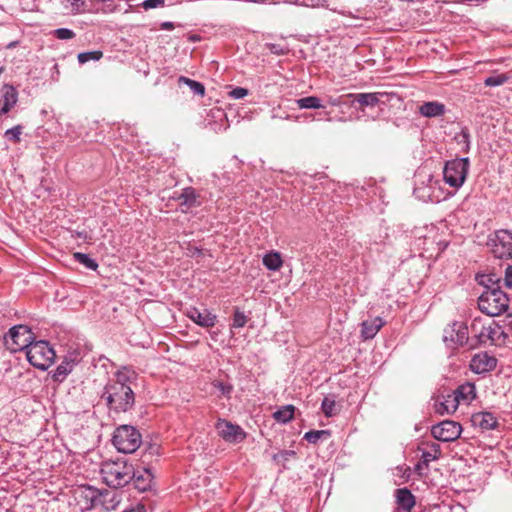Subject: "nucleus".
Here are the masks:
<instances>
[{
  "instance_id": "f257e3e1",
  "label": "nucleus",
  "mask_w": 512,
  "mask_h": 512,
  "mask_svg": "<svg viewBox=\"0 0 512 512\" xmlns=\"http://www.w3.org/2000/svg\"><path fill=\"white\" fill-rule=\"evenodd\" d=\"M137 374L127 366L121 367L114 373L104 387L102 399L107 403L110 410L114 412H127L135 404V394L130 384L135 381Z\"/></svg>"
},
{
  "instance_id": "f03ea898",
  "label": "nucleus",
  "mask_w": 512,
  "mask_h": 512,
  "mask_svg": "<svg viewBox=\"0 0 512 512\" xmlns=\"http://www.w3.org/2000/svg\"><path fill=\"white\" fill-rule=\"evenodd\" d=\"M100 473L103 481L111 488L124 487L135 476L133 465L124 458L102 463Z\"/></svg>"
},
{
  "instance_id": "7ed1b4c3",
  "label": "nucleus",
  "mask_w": 512,
  "mask_h": 512,
  "mask_svg": "<svg viewBox=\"0 0 512 512\" xmlns=\"http://www.w3.org/2000/svg\"><path fill=\"white\" fill-rule=\"evenodd\" d=\"M478 307L488 316H498L509 309V298L501 289L484 290L478 298Z\"/></svg>"
},
{
  "instance_id": "20e7f679",
  "label": "nucleus",
  "mask_w": 512,
  "mask_h": 512,
  "mask_svg": "<svg viewBox=\"0 0 512 512\" xmlns=\"http://www.w3.org/2000/svg\"><path fill=\"white\" fill-rule=\"evenodd\" d=\"M112 443L119 452L130 454L140 447L142 436L134 426L121 425L115 429Z\"/></svg>"
},
{
  "instance_id": "39448f33",
  "label": "nucleus",
  "mask_w": 512,
  "mask_h": 512,
  "mask_svg": "<svg viewBox=\"0 0 512 512\" xmlns=\"http://www.w3.org/2000/svg\"><path fill=\"white\" fill-rule=\"evenodd\" d=\"M470 167L468 157L455 158L445 163L443 168L444 181L452 188L463 186Z\"/></svg>"
},
{
  "instance_id": "423d86ee",
  "label": "nucleus",
  "mask_w": 512,
  "mask_h": 512,
  "mask_svg": "<svg viewBox=\"0 0 512 512\" xmlns=\"http://www.w3.org/2000/svg\"><path fill=\"white\" fill-rule=\"evenodd\" d=\"M55 356L53 348L48 342L43 340L34 341L26 351V357L29 363L43 371L51 366Z\"/></svg>"
},
{
  "instance_id": "0eeeda50",
  "label": "nucleus",
  "mask_w": 512,
  "mask_h": 512,
  "mask_svg": "<svg viewBox=\"0 0 512 512\" xmlns=\"http://www.w3.org/2000/svg\"><path fill=\"white\" fill-rule=\"evenodd\" d=\"M34 342V334L26 325H15L11 327L4 336L5 347L12 353L25 350Z\"/></svg>"
},
{
  "instance_id": "6e6552de",
  "label": "nucleus",
  "mask_w": 512,
  "mask_h": 512,
  "mask_svg": "<svg viewBox=\"0 0 512 512\" xmlns=\"http://www.w3.org/2000/svg\"><path fill=\"white\" fill-rule=\"evenodd\" d=\"M215 428L218 435L228 443H241L247 436L240 425L234 424L226 419H218Z\"/></svg>"
},
{
  "instance_id": "1a4fd4ad",
  "label": "nucleus",
  "mask_w": 512,
  "mask_h": 512,
  "mask_svg": "<svg viewBox=\"0 0 512 512\" xmlns=\"http://www.w3.org/2000/svg\"><path fill=\"white\" fill-rule=\"evenodd\" d=\"M462 433V427L458 422L445 420L432 426V436L442 442H453L457 440Z\"/></svg>"
},
{
  "instance_id": "9d476101",
  "label": "nucleus",
  "mask_w": 512,
  "mask_h": 512,
  "mask_svg": "<svg viewBox=\"0 0 512 512\" xmlns=\"http://www.w3.org/2000/svg\"><path fill=\"white\" fill-rule=\"evenodd\" d=\"M492 253L496 258H512V232L509 230H498L492 240Z\"/></svg>"
},
{
  "instance_id": "9b49d317",
  "label": "nucleus",
  "mask_w": 512,
  "mask_h": 512,
  "mask_svg": "<svg viewBox=\"0 0 512 512\" xmlns=\"http://www.w3.org/2000/svg\"><path fill=\"white\" fill-rule=\"evenodd\" d=\"M468 340V328L461 322H453L444 329L443 341L447 345H464Z\"/></svg>"
},
{
  "instance_id": "f8f14e48",
  "label": "nucleus",
  "mask_w": 512,
  "mask_h": 512,
  "mask_svg": "<svg viewBox=\"0 0 512 512\" xmlns=\"http://www.w3.org/2000/svg\"><path fill=\"white\" fill-rule=\"evenodd\" d=\"M497 359L488 352L475 354L470 361V369L476 374L488 373L496 368Z\"/></svg>"
},
{
  "instance_id": "ddd939ff",
  "label": "nucleus",
  "mask_w": 512,
  "mask_h": 512,
  "mask_svg": "<svg viewBox=\"0 0 512 512\" xmlns=\"http://www.w3.org/2000/svg\"><path fill=\"white\" fill-rule=\"evenodd\" d=\"M18 102V91L10 84H4L0 90V117L10 112Z\"/></svg>"
},
{
  "instance_id": "4468645a",
  "label": "nucleus",
  "mask_w": 512,
  "mask_h": 512,
  "mask_svg": "<svg viewBox=\"0 0 512 512\" xmlns=\"http://www.w3.org/2000/svg\"><path fill=\"white\" fill-rule=\"evenodd\" d=\"M186 315L195 324L203 328H211L215 326L217 321V316L207 309L200 310L196 307H190Z\"/></svg>"
},
{
  "instance_id": "2eb2a0df",
  "label": "nucleus",
  "mask_w": 512,
  "mask_h": 512,
  "mask_svg": "<svg viewBox=\"0 0 512 512\" xmlns=\"http://www.w3.org/2000/svg\"><path fill=\"white\" fill-rule=\"evenodd\" d=\"M397 510L396 512H411L416 504L415 496L408 488H400L395 492Z\"/></svg>"
},
{
  "instance_id": "dca6fc26",
  "label": "nucleus",
  "mask_w": 512,
  "mask_h": 512,
  "mask_svg": "<svg viewBox=\"0 0 512 512\" xmlns=\"http://www.w3.org/2000/svg\"><path fill=\"white\" fill-rule=\"evenodd\" d=\"M475 427H479L482 431L493 430L497 427L498 421L491 412H479L472 415L471 419Z\"/></svg>"
},
{
  "instance_id": "f3484780",
  "label": "nucleus",
  "mask_w": 512,
  "mask_h": 512,
  "mask_svg": "<svg viewBox=\"0 0 512 512\" xmlns=\"http://www.w3.org/2000/svg\"><path fill=\"white\" fill-rule=\"evenodd\" d=\"M384 323L385 322L381 317H375L373 319L363 321L361 324L362 338L365 340L374 338Z\"/></svg>"
},
{
  "instance_id": "a211bd4d",
  "label": "nucleus",
  "mask_w": 512,
  "mask_h": 512,
  "mask_svg": "<svg viewBox=\"0 0 512 512\" xmlns=\"http://www.w3.org/2000/svg\"><path fill=\"white\" fill-rule=\"evenodd\" d=\"M385 95L386 94L382 92L347 94L348 97L354 98V101L363 107L376 106L378 103H380L381 98Z\"/></svg>"
},
{
  "instance_id": "6ab92c4d",
  "label": "nucleus",
  "mask_w": 512,
  "mask_h": 512,
  "mask_svg": "<svg viewBox=\"0 0 512 512\" xmlns=\"http://www.w3.org/2000/svg\"><path fill=\"white\" fill-rule=\"evenodd\" d=\"M198 194L193 187H186L182 189V192L178 196H174V199L180 201V206L190 209L200 205L198 201Z\"/></svg>"
},
{
  "instance_id": "aec40b11",
  "label": "nucleus",
  "mask_w": 512,
  "mask_h": 512,
  "mask_svg": "<svg viewBox=\"0 0 512 512\" xmlns=\"http://www.w3.org/2000/svg\"><path fill=\"white\" fill-rule=\"evenodd\" d=\"M445 111V105L437 101L424 102L419 107L420 114L428 118L442 116L444 115Z\"/></svg>"
},
{
  "instance_id": "412c9836",
  "label": "nucleus",
  "mask_w": 512,
  "mask_h": 512,
  "mask_svg": "<svg viewBox=\"0 0 512 512\" xmlns=\"http://www.w3.org/2000/svg\"><path fill=\"white\" fill-rule=\"evenodd\" d=\"M134 475L132 480H134V485L137 490L145 492L150 489L153 475L149 469H143L142 471L134 470Z\"/></svg>"
},
{
  "instance_id": "4be33fe9",
  "label": "nucleus",
  "mask_w": 512,
  "mask_h": 512,
  "mask_svg": "<svg viewBox=\"0 0 512 512\" xmlns=\"http://www.w3.org/2000/svg\"><path fill=\"white\" fill-rule=\"evenodd\" d=\"M76 364L75 359L65 358L55 369L52 378L54 381L62 382L73 370Z\"/></svg>"
},
{
  "instance_id": "5701e85b",
  "label": "nucleus",
  "mask_w": 512,
  "mask_h": 512,
  "mask_svg": "<svg viewBox=\"0 0 512 512\" xmlns=\"http://www.w3.org/2000/svg\"><path fill=\"white\" fill-rule=\"evenodd\" d=\"M454 393L461 403L469 404L476 396V388L473 383L467 382L460 385Z\"/></svg>"
},
{
  "instance_id": "b1692460",
  "label": "nucleus",
  "mask_w": 512,
  "mask_h": 512,
  "mask_svg": "<svg viewBox=\"0 0 512 512\" xmlns=\"http://www.w3.org/2000/svg\"><path fill=\"white\" fill-rule=\"evenodd\" d=\"M265 48H267L270 53L274 55H285L289 52L290 47L287 42V39L283 36H280L277 40L266 42L264 44Z\"/></svg>"
},
{
  "instance_id": "393cba45",
  "label": "nucleus",
  "mask_w": 512,
  "mask_h": 512,
  "mask_svg": "<svg viewBox=\"0 0 512 512\" xmlns=\"http://www.w3.org/2000/svg\"><path fill=\"white\" fill-rule=\"evenodd\" d=\"M211 116L213 118L219 120L221 123L218 124L216 122H214V123L208 122L207 127H209V129L218 133V132L225 131L228 128L226 114L222 110H220V109L211 110Z\"/></svg>"
},
{
  "instance_id": "a878e982",
  "label": "nucleus",
  "mask_w": 512,
  "mask_h": 512,
  "mask_svg": "<svg viewBox=\"0 0 512 512\" xmlns=\"http://www.w3.org/2000/svg\"><path fill=\"white\" fill-rule=\"evenodd\" d=\"M283 261L278 252H270L263 257V265L271 271H277L282 267Z\"/></svg>"
},
{
  "instance_id": "bb28decb",
  "label": "nucleus",
  "mask_w": 512,
  "mask_h": 512,
  "mask_svg": "<svg viewBox=\"0 0 512 512\" xmlns=\"http://www.w3.org/2000/svg\"><path fill=\"white\" fill-rule=\"evenodd\" d=\"M295 102L299 109H320L324 107L320 98L316 96L299 98Z\"/></svg>"
},
{
  "instance_id": "cd10ccee",
  "label": "nucleus",
  "mask_w": 512,
  "mask_h": 512,
  "mask_svg": "<svg viewBox=\"0 0 512 512\" xmlns=\"http://www.w3.org/2000/svg\"><path fill=\"white\" fill-rule=\"evenodd\" d=\"M295 407L293 405H285L274 412L273 417L277 422L288 423L293 419Z\"/></svg>"
},
{
  "instance_id": "c85d7f7f",
  "label": "nucleus",
  "mask_w": 512,
  "mask_h": 512,
  "mask_svg": "<svg viewBox=\"0 0 512 512\" xmlns=\"http://www.w3.org/2000/svg\"><path fill=\"white\" fill-rule=\"evenodd\" d=\"M461 404L460 400L456 396V394L453 392L452 394H448L444 401L441 403L442 410H439L441 413H454L458 406Z\"/></svg>"
},
{
  "instance_id": "c756f323",
  "label": "nucleus",
  "mask_w": 512,
  "mask_h": 512,
  "mask_svg": "<svg viewBox=\"0 0 512 512\" xmlns=\"http://www.w3.org/2000/svg\"><path fill=\"white\" fill-rule=\"evenodd\" d=\"M478 281L479 284L484 286L485 290L501 289L500 278L496 274L482 275Z\"/></svg>"
},
{
  "instance_id": "7c9ffc66",
  "label": "nucleus",
  "mask_w": 512,
  "mask_h": 512,
  "mask_svg": "<svg viewBox=\"0 0 512 512\" xmlns=\"http://www.w3.org/2000/svg\"><path fill=\"white\" fill-rule=\"evenodd\" d=\"M73 257L78 263L82 264L87 269L95 271L98 268V263L85 253L76 252Z\"/></svg>"
},
{
  "instance_id": "2f4dec72",
  "label": "nucleus",
  "mask_w": 512,
  "mask_h": 512,
  "mask_svg": "<svg viewBox=\"0 0 512 512\" xmlns=\"http://www.w3.org/2000/svg\"><path fill=\"white\" fill-rule=\"evenodd\" d=\"M331 435L329 430H310L304 434V439L312 444H316L321 438H329Z\"/></svg>"
},
{
  "instance_id": "473e14b6",
  "label": "nucleus",
  "mask_w": 512,
  "mask_h": 512,
  "mask_svg": "<svg viewBox=\"0 0 512 512\" xmlns=\"http://www.w3.org/2000/svg\"><path fill=\"white\" fill-rule=\"evenodd\" d=\"M321 409L326 417L336 415V401L333 396H327L323 399Z\"/></svg>"
},
{
  "instance_id": "72a5a7b5",
  "label": "nucleus",
  "mask_w": 512,
  "mask_h": 512,
  "mask_svg": "<svg viewBox=\"0 0 512 512\" xmlns=\"http://www.w3.org/2000/svg\"><path fill=\"white\" fill-rule=\"evenodd\" d=\"M179 83H185L186 85H188L190 90L196 95L203 96L205 94V87L200 82L181 76L179 78Z\"/></svg>"
},
{
  "instance_id": "f704fd0d",
  "label": "nucleus",
  "mask_w": 512,
  "mask_h": 512,
  "mask_svg": "<svg viewBox=\"0 0 512 512\" xmlns=\"http://www.w3.org/2000/svg\"><path fill=\"white\" fill-rule=\"evenodd\" d=\"M102 56L103 53L100 50L82 52L78 54V61L80 64H85L89 61H98Z\"/></svg>"
},
{
  "instance_id": "c9c22d12",
  "label": "nucleus",
  "mask_w": 512,
  "mask_h": 512,
  "mask_svg": "<svg viewBox=\"0 0 512 512\" xmlns=\"http://www.w3.org/2000/svg\"><path fill=\"white\" fill-rule=\"evenodd\" d=\"M434 453L424 451L421 456V461L425 467H428L431 461L437 460L440 455V446L438 444H432Z\"/></svg>"
},
{
  "instance_id": "e433bc0d",
  "label": "nucleus",
  "mask_w": 512,
  "mask_h": 512,
  "mask_svg": "<svg viewBox=\"0 0 512 512\" xmlns=\"http://www.w3.org/2000/svg\"><path fill=\"white\" fill-rule=\"evenodd\" d=\"M508 79L506 74L492 75L484 80V84L488 87H496L504 84Z\"/></svg>"
},
{
  "instance_id": "4c0bfd02",
  "label": "nucleus",
  "mask_w": 512,
  "mask_h": 512,
  "mask_svg": "<svg viewBox=\"0 0 512 512\" xmlns=\"http://www.w3.org/2000/svg\"><path fill=\"white\" fill-rule=\"evenodd\" d=\"M22 130H23V127L21 125H16V126L10 128V129H7L5 131L4 136L8 140H10V141H12L14 143H18V142H20V136L22 134Z\"/></svg>"
},
{
  "instance_id": "58836bf2",
  "label": "nucleus",
  "mask_w": 512,
  "mask_h": 512,
  "mask_svg": "<svg viewBox=\"0 0 512 512\" xmlns=\"http://www.w3.org/2000/svg\"><path fill=\"white\" fill-rule=\"evenodd\" d=\"M247 321H248V317L244 314V312H241L238 308L235 309L234 315H233L232 327L233 328H242L246 325Z\"/></svg>"
},
{
  "instance_id": "ea45409f",
  "label": "nucleus",
  "mask_w": 512,
  "mask_h": 512,
  "mask_svg": "<svg viewBox=\"0 0 512 512\" xmlns=\"http://www.w3.org/2000/svg\"><path fill=\"white\" fill-rule=\"evenodd\" d=\"M214 387L220 392L222 396L230 397V394L233 390V386L229 383H224L221 381H216Z\"/></svg>"
},
{
  "instance_id": "a19ab883",
  "label": "nucleus",
  "mask_w": 512,
  "mask_h": 512,
  "mask_svg": "<svg viewBox=\"0 0 512 512\" xmlns=\"http://www.w3.org/2000/svg\"><path fill=\"white\" fill-rule=\"evenodd\" d=\"M457 139L460 144L465 145L464 151L468 152L470 149V134L468 129H462L460 134L457 136Z\"/></svg>"
},
{
  "instance_id": "79ce46f5",
  "label": "nucleus",
  "mask_w": 512,
  "mask_h": 512,
  "mask_svg": "<svg viewBox=\"0 0 512 512\" xmlns=\"http://www.w3.org/2000/svg\"><path fill=\"white\" fill-rule=\"evenodd\" d=\"M70 4V11L79 13L84 11L85 2L83 0H66Z\"/></svg>"
},
{
  "instance_id": "37998d69",
  "label": "nucleus",
  "mask_w": 512,
  "mask_h": 512,
  "mask_svg": "<svg viewBox=\"0 0 512 512\" xmlns=\"http://www.w3.org/2000/svg\"><path fill=\"white\" fill-rule=\"evenodd\" d=\"M296 452L293 450H283L274 455V460L280 461H288L291 457H294Z\"/></svg>"
},
{
  "instance_id": "c03bdc74",
  "label": "nucleus",
  "mask_w": 512,
  "mask_h": 512,
  "mask_svg": "<svg viewBox=\"0 0 512 512\" xmlns=\"http://www.w3.org/2000/svg\"><path fill=\"white\" fill-rule=\"evenodd\" d=\"M248 90L243 87H236L229 92V96L233 99H242L248 95Z\"/></svg>"
},
{
  "instance_id": "a18cd8bd",
  "label": "nucleus",
  "mask_w": 512,
  "mask_h": 512,
  "mask_svg": "<svg viewBox=\"0 0 512 512\" xmlns=\"http://www.w3.org/2000/svg\"><path fill=\"white\" fill-rule=\"evenodd\" d=\"M346 97H348V96L347 95H342L339 97L328 96L327 103L331 106H341L343 104H346V101H345Z\"/></svg>"
},
{
  "instance_id": "49530a36",
  "label": "nucleus",
  "mask_w": 512,
  "mask_h": 512,
  "mask_svg": "<svg viewBox=\"0 0 512 512\" xmlns=\"http://www.w3.org/2000/svg\"><path fill=\"white\" fill-rule=\"evenodd\" d=\"M165 0H145L142 6L145 10L157 8L164 4Z\"/></svg>"
},
{
  "instance_id": "de8ad7c7",
  "label": "nucleus",
  "mask_w": 512,
  "mask_h": 512,
  "mask_svg": "<svg viewBox=\"0 0 512 512\" xmlns=\"http://www.w3.org/2000/svg\"><path fill=\"white\" fill-rule=\"evenodd\" d=\"M504 283L507 288L512 289V265L506 268Z\"/></svg>"
},
{
  "instance_id": "09e8293b",
  "label": "nucleus",
  "mask_w": 512,
  "mask_h": 512,
  "mask_svg": "<svg viewBox=\"0 0 512 512\" xmlns=\"http://www.w3.org/2000/svg\"><path fill=\"white\" fill-rule=\"evenodd\" d=\"M97 2L103 3L105 7L103 8V11L105 13L113 12L116 8L114 4V0H96Z\"/></svg>"
},
{
  "instance_id": "8fccbe9b",
  "label": "nucleus",
  "mask_w": 512,
  "mask_h": 512,
  "mask_svg": "<svg viewBox=\"0 0 512 512\" xmlns=\"http://www.w3.org/2000/svg\"><path fill=\"white\" fill-rule=\"evenodd\" d=\"M203 38L200 36V34H190L189 36V41L190 42H198V41H201Z\"/></svg>"
},
{
  "instance_id": "3c124183",
  "label": "nucleus",
  "mask_w": 512,
  "mask_h": 512,
  "mask_svg": "<svg viewBox=\"0 0 512 512\" xmlns=\"http://www.w3.org/2000/svg\"><path fill=\"white\" fill-rule=\"evenodd\" d=\"M145 511H146V509L143 505H138L136 508L126 510L124 512H145Z\"/></svg>"
},
{
  "instance_id": "603ef678",
  "label": "nucleus",
  "mask_w": 512,
  "mask_h": 512,
  "mask_svg": "<svg viewBox=\"0 0 512 512\" xmlns=\"http://www.w3.org/2000/svg\"><path fill=\"white\" fill-rule=\"evenodd\" d=\"M161 29H165V30H169V29H173L174 26H173V23L171 22H163L160 26Z\"/></svg>"
},
{
  "instance_id": "864d4df0",
  "label": "nucleus",
  "mask_w": 512,
  "mask_h": 512,
  "mask_svg": "<svg viewBox=\"0 0 512 512\" xmlns=\"http://www.w3.org/2000/svg\"><path fill=\"white\" fill-rule=\"evenodd\" d=\"M75 34H57L60 39H71Z\"/></svg>"
},
{
  "instance_id": "5fc2aeb1",
  "label": "nucleus",
  "mask_w": 512,
  "mask_h": 512,
  "mask_svg": "<svg viewBox=\"0 0 512 512\" xmlns=\"http://www.w3.org/2000/svg\"><path fill=\"white\" fill-rule=\"evenodd\" d=\"M52 32H72V31L67 28H58V29L53 30Z\"/></svg>"
},
{
  "instance_id": "6e6d98bb",
  "label": "nucleus",
  "mask_w": 512,
  "mask_h": 512,
  "mask_svg": "<svg viewBox=\"0 0 512 512\" xmlns=\"http://www.w3.org/2000/svg\"><path fill=\"white\" fill-rule=\"evenodd\" d=\"M423 467H425V466H424V464L422 463V461H420V462L416 465V469H417V470H420V469H422Z\"/></svg>"
},
{
  "instance_id": "4d7b16f0",
  "label": "nucleus",
  "mask_w": 512,
  "mask_h": 512,
  "mask_svg": "<svg viewBox=\"0 0 512 512\" xmlns=\"http://www.w3.org/2000/svg\"><path fill=\"white\" fill-rule=\"evenodd\" d=\"M14 45H15V42H11V43H9V44L7 45V48H11V47H13Z\"/></svg>"
},
{
  "instance_id": "13d9d810",
  "label": "nucleus",
  "mask_w": 512,
  "mask_h": 512,
  "mask_svg": "<svg viewBox=\"0 0 512 512\" xmlns=\"http://www.w3.org/2000/svg\"><path fill=\"white\" fill-rule=\"evenodd\" d=\"M491 333H492V330L490 329V332H489V334H488V337H489L490 339H493V337H492Z\"/></svg>"
},
{
  "instance_id": "bf43d9fd",
  "label": "nucleus",
  "mask_w": 512,
  "mask_h": 512,
  "mask_svg": "<svg viewBox=\"0 0 512 512\" xmlns=\"http://www.w3.org/2000/svg\"><path fill=\"white\" fill-rule=\"evenodd\" d=\"M326 115H327V118H326V119H327L328 121H331V118L329 117V113H326Z\"/></svg>"
}]
</instances>
